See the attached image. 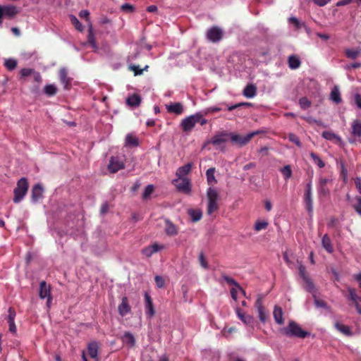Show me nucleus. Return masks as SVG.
<instances>
[{
  "instance_id": "obj_1",
  "label": "nucleus",
  "mask_w": 361,
  "mask_h": 361,
  "mask_svg": "<svg viewBox=\"0 0 361 361\" xmlns=\"http://www.w3.org/2000/svg\"><path fill=\"white\" fill-rule=\"evenodd\" d=\"M207 213L208 215H212L214 212H216L219 208V193L216 188L209 187L207 191Z\"/></svg>"
},
{
  "instance_id": "obj_2",
  "label": "nucleus",
  "mask_w": 361,
  "mask_h": 361,
  "mask_svg": "<svg viewBox=\"0 0 361 361\" xmlns=\"http://www.w3.org/2000/svg\"><path fill=\"white\" fill-rule=\"evenodd\" d=\"M283 333L289 337L305 338L310 336V332L303 330L296 322L290 321L283 329Z\"/></svg>"
},
{
  "instance_id": "obj_3",
  "label": "nucleus",
  "mask_w": 361,
  "mask_h": 361,
  "mask_svg": "<svg viewBox=\"0 0 361 361\" xmlns=\"http://www.w3.org/2000/svg\"><path fill=\"white\" fill-rule=\"evenodd\" d=\"M28 188V181L26 178L23 177L18 180L16 187L13 190V201L14 203H19L23 200L27 192Z\"/></svg>"
},
{
  "instance_id": "obj_4",
  "label": "nucleus",
  "mask_w": 361,
  "mask_h": 361,
  "mask_svg": "<svg viewBox=\"0 0 361 361\" xmlns=\"http://www.w3.org/2000/svg\"><path fill=\"white\" fill-rule=\"evenodd\" d=\"M263 132H264L263 130H255V131L250 132L244 136H242V135H240L238 134H235V133H229L228 135H229L231 142L233 144L236 145L238 147H243V146L246 145L252 140V138L254 136L257 135Z\"/></svg>"
},
{
  "instance_id": "obj_5",
  "label": "nucleus",
  "mask_w": 361,
  "mask_h": 361,
  "mask_svg": "<svg viewBox=\"0 0 361 361\" xmlns=\"http://www.w3.org/2000/svg\"><path fill=\"white\" fill-rule=\"evenodd\" d=\"M224 37L223 30L216 25L209 27L206 32V39L211 42L218 43Z\"/></svg>"
},
{
  "instance_id": "obj_6",
  "label": "nucleus",
  "mask_w": 361,
  "mask_h": 361,
  "mask_svg": "<svg viewBox=\"0 0 361 361\" xmlns=\"http://www.w3.org/2000/svg\"><path fill=\"white\" fill-rule=\"evenodd\" d=\"M177 190L185 194H190L191 192V183L188 178H176L173 180Z\"/></svg>"
},
{
  "instance_id": "obj_7",
  "label": "nucleus",
  "mask_w": 361,
  "mask_h": 361,
  "mask_svg": "<svg viewBox=\"0 0 361 361\" xmlns=\"http://www.w3.org/2000/svg\"><path fill=\"white\" fill-rule=\"evenodd\" d=\"M39 296L41 299H47V305L49 307L52 301L51 287L44 281L40 283Z\"/></svg>"
},
{
  "instance_id": "obj_8",
  "label": "nucleus",
  "mask_w": 361,
  "mask_h": 361,
  "mask_svg": "<svg viewBox=\"0 0 361 361\" xmlns=\"http://www.w3.org/2000/svg\"><path fill=\"white\" fill-rule=\"evenodd\" d=\"M229 133L226 131H222L214 135L212 139L209 141V143H211L216 147H219L224 150V147H222L221 145L227 142L229 138Z\"/></svg>"
},
{
  "instance_id": "obj_9",
  "label": "nucleus",
  "mask_w": 361,
  "mask_h": 361,
  "mask_svg": "<svg viewBox=\"0 0 361 361\" xmlns=\"http://www.w3.org/2000/svg\"><path fill=\"white\" fill-rule=\"evenodd\" d=\"M18 13L17 7L15 6H1L0 5V25L3 23V17L6 16L12 18Z\"/></svg>"
},
{
  "instance_id": "obj_10",
  "label": "nucleus",
  "mask_w": 361,
  "mask_h": 361,
  "mask_svg": "<svg viewBox=\"0 0 361 361\" xmlns=\"http://www.w3.org/2000/svg\"><path fill=\"white\" fill-rule=\"evenodd\" d=\"M197 123L195 114L188 116L183 118L180 123V126L183 132H190Z\"/></svg>"
},
{
  "instance_id": "obj_11",
  "label": "nucleus",
  "mask_w": 361,
  "mask_h": 361,
  "mask_svg": "<svg viewBox=\"0 0 361 361\" xmlns=\"http://www.w3.org/2000/svg\"><path fill=\"white\" fill-rule=\"evenodd\" d=\"M124 163L118 157H111L108 165V169L111 173H116L121 169H124Z\"/></svg>"
},
{
  "instance_id": "obj_12",
  "label": "nucleus",
  "mask_w": 361,
  "mask_h": 361,
  "mask_svg": "<svg viewBox=\"0 0 361 361\" xmlns=\"http://www.w3.org/2000/svg\"><path fill=\"white\" fill-rule=\"evenodd\" d=\"M255 307L257 310L258 317L261 322L265 323L268 319V314L267 313L265 308L262 304V299L261 297H258L255 301Z\"/></svg>"
},
{
  "instance_id": "obj_13",
  "label": "nucleus",
  "mask_w": 361,
  "mask_h": 361,
  "mask_svg": "<svg viewBox=\"0 0 361 361\" xmlns=\"http://www.w3.org/2000/svg\"><path fill=\"white\" fill-rule=\"evenodd\" d=\"M145 308L146 316L149 318H152L155 314V310L152 302V300L149 293H145Z\"/></svg>"
},
{
  "instance_id": "obj_14",
  "label": "nucleus",
  "mask_w": 361,
  "mask_h": 361,
  "mask_svg": "<svg viewBox=\"0 0 361 361\" xmlns=\"http://www.w3.org/2000/svg\"><path fill=\"white\" fill-rule=\"evenodd\" d=\"M59 79L65 90H69L71 88L73 79L68 76V71L66 68L60 69Z\"/></svg>"
},
{
  "instance_id": "obj_15",
  "label": "nucleus",
  "mask_w": 361,
  "mask_h": 361,
  "mask_svg": "<svg viewBox=\"0 0 361 361\" xmlns=\"http://www.w3.org/2000/svg\"><path fill=\"white\" fill-rule=\"evenodd\" d=\"M235 312L237 314L238 317L247 326L254 327L255 324V319L252 316L246 314L243 311H242L240 308L235 309Z\"/></svg>"
},
{
  "instance_id": "obj_16",
  "label": "nucleus",
  "mask_w": 361,
  "mask_h": 361,
  "mask_svg": "<svg viewBox=\"0 0 361 361\" xmlns=\"http://www.w3.org/2000/svg\"><path fill=\"white\" fill-rule=\"evenodd\" d=\"M44 188L39 183L35 184L31 190V200L33 203H37L43 197Z\"/></svg>"
},
{
  "instance_id": "obj_17",
  "label": "nucleus",
  "mask_w": 361,
  "mask_h": 361,
  "mask_svg": "<svg viewBox=\"0 0 361 361\" xmlns=\"http://www.w3.org/2000/svg\"><path fill=\"white\" fill-rule=\"evenodd\" d=\"M164 248V245H159L158 243H154L142 249L141 252L145 257H150L152 255L158 252Z\"/></svg>"
},
{
  "instance_id": "obj_18",
  "label": "nucleus",
  "mask_w": 361,
  "mask_h": 361,
  "mask_svg": "<svg viewBox=\"0 0 361 361\" xmlns=\"http://www.w3.org/2000/svg\"><path fill=\"white\" fill-rule=\"evenodd\" d=\"M131 311V307L129 304L128 299L127 297L124 296L122 298L121 302L119 304L118 307V314L121 317H124L130 313Z\"/></svg>"
},
{
  "instance_id": "obj_19",
  "label": "nucleus",
  "mask_w": 361,
  "mask_h": 361,
  "mask_svg": "<svg viewBox=\"0 0 361 361\" xmlns=\"http://www.w3.org/2000/svg\"><path fill=\"white\" fill-rule=\"evenodd\" d=\"M166 109L169 113H173L176 115H180L183 113L184 108L180 102L171 103L166 105Z\"/></svg>"
},
{
  "instance_id": "obj_20",
  "label": "nucleus",
  "mask_w": 361,
  "mask_h": 361,
  "mask_svg": "<svg viewBox=\"0 0 361 361\" xmlns=\"http://www.w3.org/2000/svg\"><path fill=\"white\" fill-rule=\"evenodd\" d=\"M99 343L97 341H92L87 345V350L90 356L98 361Z\"/></svg>"
},
{
  "instance_id": "obj_21",
  "label": "nucleus",
  "mask_w": 361,
  "mask_h": 361,
  "mask_svg": "<svg viewBox=\"0 0 361 361\" xmlns=\"http://www.w3.org/2000/svg\"><path fill=\"white\" fill-rule=\"evenodd\" d=\"M304 203L305 208L309 213L310 216H312L313 212V200L312 192H304Z\"/></svg>"
},
{
  "instance_id": "obj_22",
  "label": "nucleus",
  "mask_w": 361,
  "mask_h": 361,
  "mask_svg": "<svg viewBox=\"0 0 361 361\" xmlns=\"http://www.w3.org/2000/svg\"><path fill=\"white\" fill-rule=\"evenodd\" d=\"M273 317L276 324L282 325L284 323L283 312L281 307L275 305L273 311Z\"/></svg>"
},
{
  "instance_id": "obj_23",
  "label": "nucleus",
  "mask_w": 361,
  "mask_h": 361,
  "mask_svg": "<svg viewBox=\"0 0 361 361\" xmlns=\"http://www.w3.org/2000/svg\"><path fill=\"white\" fill-rule=\"evenodd\" d=\"M243 94L244 97L248 99L255 97L257 95V87L254 84L247 85L243 91Z\"/></svg>"
},
{
  "instance_id": "obj_24",
  "label": "nucleus",
  "mask_w": 361,
  "mask_h": 361,
  "mask_svg": "<svg viewBox=\"0 0 361 361\" xmlns=\"http://www.w3.org/2000/svg\"><path fill=\"white\" fill-rule=\"evenodd\" d=\"M350 133L355 137H361V120L355 119L352 122Z\"/></svg>"
},
{
  "instance_id": "obj_25",
  "label": "nucleus",
  "mask_w": 361,
  "mask_h": 361,
  "mask_svg": "<svg viewBox=\"0 0 361 361\" xmlns=\"http://www.w3.org/2000/svg\"><path fill=\"white\" fill-rule=\"evenodd\" d=\"M192 169V164L188 163L184 166L179 167L176 173L178 178H186L185 176L190 172Z\"/></svg>"
},
{
  "instance_id": "obj_26",
  "label": "nucleus",
  "mask_w": 361,
  "mask_h": 361,
  "mask_svg": "<svg viewBox=\"0 0 361 361\" xmlns=\"http://www.w3.org/2000/svg\"><path fill=\"white\" fill-rule=\"evenodd\" d=\"M322 245L328 253H333L334 250L331 240L328 234H324L322 238Z\"/></svg>"
},
{
  "instance_id": "obj_27",
  "label": "nucleus",
  "mask_w": 361,
  "mask_h": 361,
  "mask_svg": "<svg viewBox=\"0 0 361 361\" xmlns=\"http://www.w3.org/2000/svg\"><path fill=\"white\" fill-rule=\"evenodd\" d=\"M166 227L165 232L168 235L174 236L178 233V230L176 226L173 223H172L169 219H165Z\"/></svg>"
},
{
  "instance_id": "obj_28",
  "label": "nucleus",
  "mask_w": 361,
  "mask_h": 361,
  "mask_svg": "<svg viewBox=\"0 0 361 361\" xmlns=\"http://www.w3.org/2000/svg\"><path fill=\"white\" fill-rule=\"evenodd\" d=\"M330 99L335 104H338L341 103L342 99L341 92L338 86H334L330 94Z\"/></svg>"
},
{
  "instance_id": "obj_29",
  "label": "nucleus",
  "mask_w": 361,
  "mask_h": 361,
  "mask_svg": "<svg viewBox=\"0 0 361 361\" xmlns=\"http://www.w3.org/2000/svg\"><path fill=\"white\" fill-rule=\"evenodd\" d=\"M188 214L191 218L192 222H197L202 217V212L200 209H189L188 210Z\"/></svg>"
},
{
  "instance_id": "obj_30",
  "label": "nucleus",
  "mask_w": 361,
  "mask_h": 361,
  "mask_svg": "<svg viewBox=\"0 0 361 361\" xmlns=\"http://www.w3.org/2000/svg\"><path fill=\"white\" fill-rule=\"evenodd\" d=\"M288 64L290 69L295 70L300 66L301 61L298 56L290 55L288 59Z\"/></svg>"
},
{
  "instance_id": "obj_31",
  "label": "nucleus",
  "mask_w": 361,
  "mask_h": 361,
  "mask_svg": "<svg viewBox=\"0 0 361 361\" xmlns=\"http://www.w3.org/2000/svg\"><path fill=\"white\" fill-rule=\"evenodd\" d=\"M87 42L92 49H94L95 51L98 50L99 47L96 43L94 30L92 25H90L88 28Z\"/></svg>"
},
{
  "instance_id": "obj_32",
  "label": "nucleus",
  "mask_w": 361,
  "mask_h": 361,
  "mask_svg": "<svg viewBox=\"0 0 361 361\" xmlns=\"http://www.w3.org/2000/svg\"><path fill=\"white\" fill-rule=\"evenodd\" d=\"M141 97L138 94H132L129 96L126 99V103L131 107H137L140 104Z\"/></svg>"
},
{
  "instance_id": "obj_33",
  "label": "nucleus",
  "mask_w": 361,
  "mask_h": 361,
  "mask_svg": "<svg viewBox=\"0 0 361 361\" xmlns=\"http://www.w3.org/2000/svg\"><path fill=\"white\" fill-rule=\"evenodd\" d=\"M345 55L348 59L354 60L361 55V48L346 49Z\"/></svg>"
},
{
  "instance_id": "obj_34",
  "label": "nucleus",
  "mask_w": 361,
  "mask_h": 361,
  "mask_svg": "<svg viewBox=\"0 0 361 361\" xmlns=\"http://www.w3.org/2000/svg\"><path fill=\"white\" fill-rule=\"evenodd\" d=\"M334 326L338 331L341 332L345 336H352L353 334L350 328L347 325L342 324L339 322H336Z\"/></svg>"
},
{
  "instance_id": "obj_35",
  "label": "nucleus",
  "mask_w": 361,
  "mask_h": 361,
  "mask_svg": "<svg viewBox=\"0 0 361 361\" xmlns=\"http://www.w3.org/2000/svg\"><path fill=\"white\" fill-rule=\"evenodd\" d=\"M58 91L57 87L54 84L47 85L44 87V93L47 97L54 96Z\"/></svg>"
},
{
  "instance_id": "obj_36",
  "label": "nucleus",
  "mask_w": 361,
  "mask_h": 361,
  "mask_svg": "<svg viewBox=\"0 0 361 361\" xmlns=\"http://www.w3.org/2000/svg\"><path fill=\"white\" fill-rule=\"evenodd\" d=\"M123 341L130 347H133L135 344V337L130 332H125L123 336Z\"/></svg>"
},
{
  "instance_id": "obj_37",
  "label": "nucleus",
  "mask_w": 361,
  "mask_h": 361,
  "mask_svg": "<svg viewBox=\"0 0 361 361\" xmlns=\"http://www.w3.org/2000/svg\"><path fill=\"white\" fill-rule=\"evenodd\" d=\"M139 145L138 139L132 134H128L126 137V145L130 147H137Z\"/></svg>"
},
{
  "instance_id": "obj_38",
  "label": "nucleus",
  "mask_w": 361,
  "mask_h": 361,
  "mask_svg": "<svg viewBox=\"0 0 361 361\" xmlns=\"http://www.w3.org/2000/svg\"><path fill=\"white\" fill-rule=\"evenodd\" d=\"M215 168H210L206 171V176L207 183L210 185L217 183V180L214 176Z\"/></svg>"
},
{
  "instance_id": "obj_39",
  "label": "nucleus",
  "mask_w": 361,
  "mask_h": 361,
  "mask_svg": "<svg viewBox=\"0 0 361 361\" xmlns=\"http://www.w3.org/2000/svg\"><path fill=\"white\" fill-rule=\"evenodd\" d=\"M18 65V61L15 59L9 58L7 59H5L4 61V66L6 68V69L9 71H13Z\"/></svg>"
},
{
  "instance_id": "obj_40",
  "label": "nucleus",
  "mask_w": 361,
  "mask_h": 361,
  "mask_svg": "<svg viewBox=\"0 0 361 361\" xmlns=\"http://www.w3.org/2000/svg\"><path fill=\"white\" fill-rule=\"evenodd\" d=\"M222 279H224V281H226L228 284L229 285H232V286H234L235 288H238L239 290H240L243 293H245V291L243 289L241 288V287L240 286L239 283L233 278L226 275V274H223L222 275Z\"/></svg>"
},
{
  "instance_id": "obj_41",
  "label": "nucleus",
  "mask_w": 361,
  "mask_h": 361,
  "mask_svg": "<svg viewBox=\"0 0 361 361\" xmlns=\"http://www.w3.org/2000/svg\"><path fill=\"white\" fill-rule=\"evenodd\" d=\"M207 115L204 114L203 110L195 113V118L197 123H200L201 126L206 125L208 121L204 118V116Z\"/></svg>"
},
{
  "instance_id": "obj_42",
  "label": "nucleus",
  "mask_w": 361,
  "mask_h": 361,
  "mask_svg": "<svg viewBox=\"0 0 361 361\" xmlns=\"http://www.w3.org/2000/svg\"><path fill=\"white\" fill-rule=\"evenodd\" d=\"M288 21L289 23H293L297 30L300 29V27H304L307 30V27L305 23L300 22L296 17H290L288 18Z\"/></svg>"
},
{
  "instance_id": "obj_43",
  "label": "nucleus",
  "mask_w": 361,
  "mask_h": 361,
  "mask_svg": "<svg viewBox=\"0 0 361 361\" xmlns=\"http://www.w3.org/2000/svg\"><path fill=\"white\" fill-rule=\"evenodd\" d=\"M322 136L323 138L327 140H336L338 141H340L341 140V137L335 134L334 133L331 132V131H324L322 134Z\"/></svg>"
},
{
  "instance_id": "obj_44",
  "label": "nucleus",
  "mask_w": 361,
  "mask_h": 361,
  "mask_svg": "<svg viewBox=\"0 0 361 361\" xmlns=\"http://www.w3.org/2000/svg\"><path fill=\"white\" fill-rule=\"evenodd\" d=\"M310 156L313 160L314 163L317 164L319 168H324L325 166V163L316 153L312 152L310 153Z\"/></svg>"
},
{
  "instance_id": "obj_45",
  "label": "nucleus",
  "mask_w": 361,
  "mask_h": 361,
  "mask_svg": "<svg viewBox=\"0 0 361 361\" xmlns=\"http://www.w3.org/2000/svg\"><path fill=\"white\" fill-rule=\"evenodd\" d=\"M148 68L149 66L147 65H146L142 69L140 68L139 66L135 64L130 65L129 66V69L134 72L135 75H142L143 73V71H147Z\"/></svg>"
},
{
  "instance_id": "obj_46",
  "label": "nucleus",
  "mask_w": 361,
  "mask_h": 361,
  "mask_svg": "<svg viewBox=\"0 0 361 361\" xmlns=\"http://www.w3.org/2000/svg\"><path fill=\"white\" fill-rule=\"evenodd\" d=\"M70 20L77 30H78L80 32L83 30V28H84L83 25L74 15L70 16Z\"/></svg>"
},
{
  "instance_id": "obj_47",
  "label": "nucleus",
  "mask_w": 361,
  "mask_h": 361,
  "mask_svg": "<svg viewBox=\"0 0 361 361\" xmlns=\"http://www.w3.org/2000/svg\"><path fill=\"white\" fill-rule=\"evenodd\" d=\"M348 300H351L354 305L358 303V295H357L356 290L354 288H348Z\"/></svg>"
},
{
  "instance_id": "obj_48",
  "label": "nucleus",
  "mask_w": 361,
  "mask_h": 361,
  "mask_svg": "<svg viewBox=\"0 0 361 361\" xmlns=\"http://www.w3.org/2000/svg\"><path fill=\"white\" fill-rule=\"evenodd\" d=\"M280 171L286 180L289 179L292 176V170L290 165H286L280 169Z\"/></svg>"
},
{
  "instance_id": "obj_49",
  "label": "nucleus",
  "mask_w": 361,
  "mask_h": 361,
  "mask_svg": "<svg viewBox=\"0 0 361 361\" xmlns=\"http://www.w3.org/2000/svg\"><path fill=\"white\" fill-rule=\"evenodd\" d=\"M311 102L306 97H303L299 99V105L303 110H306L311 106Z\"/></svg>"
},
{
  "instance_id": "obj_50",
  "label": "nucleus",
  "mask_w": 361,
  "mask_h": 361,
  "mask_svg": "<svg viewBox=\"0 0 361 361\" xmlns=\"http://www.w3.org/2000/svg\"><path fill=\"white\" fill-rule=\"evenodd\" d=\"M252 105L253 104L250 102H240V103H238V104H233V105H227V109L231 111H233V110L236 109L241 106L250 107V106H252Z\"/></svg>"
},
{
  "instance_id": "obj_51",
  "label": "nucleus",
  "mask_w": 361,
  "mask_h": 361,
  "mask_svg": "<svg viewBox=\"0 0 361 361\" xmlns=\"http://www.w3.org/2000/svg\"><path fill=\"white\" fill-rule=\"evenodd\" d=\"M268 226V222L267 221H257L254 228L256 231H259L261 230H264Z\"/></svg>"
},
{
  "instance_id": "obj_52",
  "label": "nucleus",
  "mask_w": 361,
  "mask_h": 361,
  "mask_svg": "<svg viewBox=\"0 0 361 361\" xmlns=\"http://www.w3.org/2000/svg\"><path fill=\"white\" fill-rule=\"evenodd\" d=\"M154 189V188L153 185L150 184V185H147L146 188H145V190H144V192L142 195V198L144 200L150 198V195L153 192Z\"/></svg>"
},
{
  "instance_id": "obj_53",
  "label": "nucleus",
  "mask_w": 361,
  "mask_h": 361,
  "mask_svg": "<svg viewBox=\"0 0 361 361\" xmlns=\"http://www.w3.org/2000/svg\"><path fill=\"white\" fill-rule=\"evenodd\" d=\"M288 137V140L291 142L295 143L299 147H302V143H301L299 137L297 135H295L294 133H289Z\"/></svg>"
},
{
  "instance_id": "obj_54",
  "label": "nucleus",
  "mask_w": 361,
  "mask_h": 361,
  "mask_svg": "<svg viewBox=\"0 0 361 361\" xmlns=\"http://www.w3.org/2000/svg\"><path fill=\"white\" fill-rule=\"evenodd\" d=\"M304 282L306 284L305 289L310 293H313L315 290V287L311 279L308 278L307 279L304 281Z\"/></svg>"
},
{
  "instance_id": "obj_55",
  "label": "nucleus",
  "mask_w": 361,
  "mask_h": 361,
  "mask_svg": "<svg viewBox=\"0 0 361 361\" xmlns=\"http://www.w3.org/2000/svg\"><path fill=\"white\" fill-rule=\"evenodd\" d=\"M298 271H299V274H300V277L302 279L303 281H305L306 279H307L308 278H310L306 273V268L303 264H299Z\"/></svg>"
},
{
  "instance_id": "obj_56",
  "label": "nucleus",
  "mask_w": 361,
  "mask_h": 361,
  "mask_svg": "<svg viewBox=\"0 0 361 361\" xmlns=\"http://www.w3.org/2000/svg\"><path fill=\"white\" fill-rule=\"evenodd\" d=\"M355 200L357 202L356 204H353V207L355 209V211L361 216V197H355Z\"/></svg>"
},
{
  "instance_id": "obj_57",
  "label": "nucleus",
  "mask_w": 361,
  "mask_h": 361,
  "mask_svg": "<svg viewBox=\"0 0 361 361\" xmlns=\"http://www.w3.org/2000/svg\"><path fill=\"white\" fill-rule=\"evenodd\" d=\"M33 73H35L33 68H22L20 71V76L23 78L30 76L33 74Z\"/></svg>"
},
{
  "instance_id": "obj_58",
  "label": "nucleus",
  "mask_w": 361,
  "mask_h": 361,
  "mask_svg": "<svg viewBox=\"0 0 361 361\" xmlns=\"http://www.w3.org/2000/svg\"><path fill=\"white\" fill-rule=\"evenodd\" d=\"M314 305L317 307L329 309V306L327 305L326 302H324V300H319V299L315 298L314 299Z\"/></svg>"
},
{
  "instance_id": "obj_59",
  "label": "nucleus",
  "mask_w": 361,
  "mask_h": 361,
  "mask_svg": "<svg viewBox=\"0 0 361 361\" xmlns=\"http://www.w3.org/2000/svg\"><path fill=\"white\" fill-rule=\"evenodd\" d=\"M154 281H155L156 285L158 288H160L164 287L165 281H164V279L161 276H156L154 277Z\"/></svg>"
},
{
  "instance_id": "obj_60",
  "label": "nucleus",
  "mask_w": 361,
  "mask_h": 361,
  "mask_svg": "<svg viewBox=\"0 0 361 361\" xmlns=\"http://www.w3.org/2000/svg\"><path fill=\"white\" fill-rule=\"evenodd\" d=\"M8 313V322L15 321V317L16 315L15 310L12 307H9Z\"/></svg>"
},
{
  "instance_id": "obj_61",
  "label": "nucleus",
  "mask_w": 361,
  "mask_h": 361,
  "mask_svg": "<svg viewBox=\"0 0 361 361\" xmlns=\"http://www.w3.org/2000/svg\"><path fill=\"white\" fill-rule=\"evenodd\" d=\"M318 192L320 195H326L329 194V190L324 185H319Z\"/></svg>"
},
{
  "instance_id": "obj_62",
  "label": "nucleus",
  "mask_w": 361,
  "mask_h": 361,
  "mask_svg": "<svg viewBox=\"0 0 361 361\" xmlns=\"http://www.w3.org/2000/svg\"><path fill=\"white\" fill-rule=\"evenodd\" d=\"M199 259H200V262L201 266L203 268H204V269H207L208 268V263L207 262V261H206V259L204 258V254L202 252H201L200 254Z\"/></svg>"
},
{
  "instance_id": "obj_63",
  "label": "nucleus",
  "mask_w": 361,
  "mask_h": 361,
  "mask_svg": "<svg viewBox=\"0 0 361 361\" xmlns=\"http://www.w3.org/2000/svg\"><path fill=\"white\" fill-rule=\"evenodd\" d=\"M318 6H324L329 4L331 0H312Z\"/></svg>"
},
{
  "instance_id": "obj_64",
  "label": "nucleus",
  "mask_w": 361,
  "mask_h": 361,
  "mask_svg": "<svg viewBox=\"0 0 361 361\" xmlns=\"http://www.w3.org/2000/svg\"><path fill=\"white\" fill-rule=\"evenodd\" d=\"M354 98L356 105L359 109H361V94H355Z\"/></svg>"
}]
</instances>
